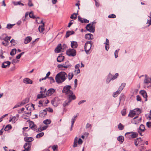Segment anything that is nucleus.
Segmentation results:
<instances>
[{
	"label": "nucleus",
	"instance_id": "1",
	"mask_svg": "<svg viewBox=\"0 0 151 151\" xmlns=\"http://www.w3.org/2000/svg\"><path fill=\"white\" fill-rule=\"evenodd\" d=\"M67 74L65 72L62 71L57 74L55 77V81L58 83H62L67 79Z\"/></svg>",
	"mask_w": 151,
	"mask_h": 151
},
{
	"label": "nucleus",
	"instance_id": "2",
	"mask_svg": "<svg viewBox=\"0 0 151 151\" xmlns=\"http://www.w3.org/2000/svg\"><path fill=\"white\" fill-rule=\"evenodd\" d=\"M71 87L70 86H66L64 87L62 91L63 93H65L66 95H68V97L75 96L74 95H73V92L70 90Z\"/></svg>",
	"mask_w": 151,
	"mask_h": 151
},
{
	"label": "nucleus",
	"instance_id": "3",
	"mask_svg": "<svg viewBox=\"0 0 151 151\" xmlns=\"http://www.w3.org/2000/svg\"><path fill=\"white\" fill-rule=\"evenodd\" d=\"M96 22L94 21L91 23L88 24L86 27V28L89 32H94Z\"/></svg>",
	"mask_w": 151,
	"mask_h": 151
},
{
	"label": "nucleus",
	"instance_id": "4",
	"mask_svg": "<svg viewBox=\"0 0 151 151\" xmlns=\"http://www.w3.org/2000/svg\"><path fill=\"white\" fill-rule=\"evenodd\" d=\"M92 44V42L90 41L87 42L85 44V50L87 54H88L89 53V51L91 49Z\"/></svg>",
	"mask_w": 151,
	"mask_h": 151
},
{
	"label": "nucleus",
	"instance_id": "5",
	"mask_svg": "<svg viewBox=\"0 0 151 151\" xmlns=\"http://www.w3.org/2000/svg\"><path fill=\"white\" fill-rule=\"evenodd\" d=\"M76 98L75 96L68 97V99L63 103V106L65 107L68 106L72 100H74Z\"/></svg>",
	"mask_w": 151,
	"mask_h": 151
},
{
	"label": "nucleus",
	"instance_id": "6",
	"mask_svg": "<svg viewBox=\"0 0 151 151\" xmlns=\"http://www.w3.org/2000/svg\"><path fill=\"white\" fill-rule=\"evenodd\" d=\"M83 141L81 138H79L78 140V138L76 137L74 139L73 147L74 148H75L77 146V143L79 145H81Z\"/></svg>",
	"mask_w": 151,
	"mask_h": 151
},
{
	"label": "nucleus",
	"instance_id": "7",
	"mask_svg": "<svg viewBox=\"0 0 151 151\" xmlns=\"http://www.w3.org/2000/svg\"><path fill=\"white\" fill-rule=\"evenodd\" d=\"M66 54L69 56H74L76 55V51L75 50L69 49L66 51Z\"/></svg>",
	"mask_w": 151,
	"mask_h": 151
},
{
	"label": "nucleus",
	"instance_id": "8",
	"mask_svg": "<svg viewBox=\"0 0 151 151\" xmlns=\"http://www.w3.org/2000/svg\"><path fill=\"white\" fill-rule=\"evenodd\" d=\"M55 92V90L54 88H51L48 90L46 94L48 96H50L53 94Z\"/></svg>",
	"mask_w": 151,
	"mask_h": 151
},
{
	"label": "nucleus",
	"instance_id": "9",
	"mask_svg": "<svg viewBox=\"0 0 151 151\" xmlns=\"http://www.w3.org/2000/svg\"><path fill=\"white\" fill-rule=\"evenodd\" d=\"M31 144L30 143H26L24 145V149L30 151Z\"/></svg>",
	"mask_w": 151,
	"mask_h": 151
},
{
	"label": "nucleus",
	"instance_id": "10",
	"mask_svg": "<svg viewBox=\"0 0 151 151\" xmlns=\"http://www.w3.org/2000/svg\"><path fill=\"white\" fill-rule=\"evenodd\" d=\"M41 24H42V25L41 26H40L38 28L39 31L40 32H42L44 30V27L45 26V24L43 22V21L42 20L41 22H40Z\"/></svg>",
	"mask_w": 151,
	"mask_h": 151
},
{
	"label": "nucleus",
	"instance_id": "11",
	"mask_svg": "<svg viewBox=\"0 0 151 151\" xmlns=\"http://www.w3.org/2000/svg\"><path fill=\"white\" fill-rule=\"evenodd\" d=\"M29 125L30 128L33 130H35L37 129V127L34 124L33 122L31 121L29 122Z\"/></svg>",
	"mask_w": 151,
	"mask_h": 151
},
{
	"label": "nucleus",
	"instance_id": "12",
	"mask_svg": "<svg viewBox=\"0 0 151 151\" xmlns=\"http://www.w3.org/2000/svg\"><path fill=\"white\" fill-rule=\"evenodd\" d=\"M142 140L141 137L137 138L134 141V144L136 146H137L138 144L142 143Z\"/></svg>",
	"mask_w": 151,
	"mask_h": 151
},
{
	"label": "nucleus",
	"instance_id": "13",
	"mask_svg": "<svg viewBox=\"0 0 151 151\" xmlns=\"http://www.w3.org/2000/svg\"><path fill=\"white\" fill-rule=\"evenodd\" d=\"M61 49H62V47L61 44H60L58 45L55 49V52L56 53H59L60 52Z\"/></svg>",
	"mask_w": 151,
	"mask_h": 151
},
{
	"label": "nucleus",
	"instance_id": "14",
	"mask_svg": "<svg viewBox=\"0 0 151 151\" xmlns=\"http://www.w3.org/2000/svg\"><path fill=\"white\" fill-rule=\"evenodd\" d=\"M78 19L82 23H88L89 21L85 19H83L80 17L79 16L78 17Z\"/></svg>",
	"mask_w": 151,
	"mask_h": 151
},
{
	"label": "nucleus",
	"instance_id": "15",
	"mask_svg": "<svg viewBox=\"0 0 151 151\" xmlns=\"http://www.w3.org/2000/svg\"><path fill=\"white\" fill-rule=\"evenodd\" d=\"M32 40V37L30 36L27 37L24 39V44H27L29 42Z\"/></svg>",
	"mask_w": 151,
	"mask_h": 151
},
{
	"label": "nucleus",
	"instance_id": "16",
	"mask_svg": "<svg viewBox=\"0 0 151 151\" xmlns=\"http://www.w3.org/2000/svg\"><path fill=\"white\" fill-rule=\"evenodd\" d=\"M63 65L64 68H70L71 66V64L69 63L68 60L66 61L65 63L63 64Z\"/></svg>",
	"mask_w": 151,
	"mask_h": 151
},
{
	"label": "nucleus",
	"instance_id": "17",
	"mask_svg": "<svg viewBox=\"0 0 151 151\" xmlns=\"http://www.w3.org/2000/svg\"><path fill=\"white\" fill-rule=\"evenodd\" d=\"M23 82L26 84H32V81L28 78H26L23 79Z\"/></svg>",
	"mask_w": 151,
	"mask_h": 151
},
{
	"label": "nucleus",
	"instance_id": "18",
	"mask_svg": "<svg viewBox=\"0 0 151 151\" xmlns=\"http://www.w3.org/2000/svg\"><path fill=\"white\" fill-rule=\"evenodd\" d=\"M24 140L27 143H30L34 140V139L32 137H26L24 138Z\"/></svg>",
	"mask_w": 151,
	"mask_h": 151
},
{
	"label": "nucleus",
	"instance_id": "19",
	"mask_svg": "<svg viewBox=\"0 0 151 151\" xmlns=\"http://www.w3.org/2000/svg\"><path fill=\"white\" fill-rule=\"evenodd\" d=\"M140 94L145 99V101H147V93L146 92V91H140Z\"/></svg>",
	"mask_w": 151,
	"mask_h": 151
},
{
	"label": "nucleus",
	"instance_id": "20",
	"mask_svg": "<svg viewBox=\"0 0 151 151\" xmlns=\"http://www.w3.org/2000/svg\"><path fill=\"white\" fill-rule=\"evenodd\" d=\"M46 114V111L44 109L42 111L40 112L39 116L40 117L42 118L44 117Z\"/></svg>",
	"mask_w": 151,
	"mask_h": 151
},
{
	"label": "nucleus",
	"instance_id": "21",
	"mask_svg": "<svg viewBox=\"0 0 151 151\" xmlns=\"http://www.w3.org/2000/svg\"><path fill=\"white\" fill-rule=\"evenodd\" d=\"M85 38L86 39L92 40L93 39V35L90 33L86 34L85 35Z\"/></svg>",
	"mask_w": 151,
	"mask_h": 151
},
{
	"label": "nucleus",
	"instance_id": "22",
	"mask_svg": "<svg viewBox=\"0 0 151 151\" xmlns=\"http://www.w3.org/2000/svg\"><path fill=\"white\" fill-rule=\"evenodd\" d=\"M11 62L9 61H6L3 63L2 65V67L4 68H6L8 66H9Z\"/></svg>",
	"mask_w": 151,
	"mask_h": 151
},
{
	"label": "nucleus",
	"instance_id": "23",
	"mask_svg": "<svg viewBox=\"0 0 151 151\" xmlns=\"http://www.w3.org/2000/svg\"><path fill=\"white\" fill-rule=\"evenodd\" d=\"M71 47L73 48H76L78 46V45L77 44V43L76 42V41H72L71 42Z\"/></svg>",
	"mask_w": 151,
	"mask_h": 151
},
{
	"label": "nucleus",
	"instance_id": "24",
	"mask_svg": "<svg viewBox=\"0 0 151 151\" xmlns=\"http://www.w3.org/2000/svg\"><path fill=\"white\" fill-rule=\"evenodd\" d=\"M151 82V78H149L148 77H147V76H145V78L144 80V83L148 84L149 83H150Z\"/></svg>",
	"mask_w": 151,
	"mask_h": 151
},
{
	"label": "nucleus",
	"instance_id": "25",
	"mask_svg": "<svg viewBox=\"0 0 151 151\" xmlns=\"http://www.w3.org/2000/svg\"><path fill=\"white\" fill-rule=\"evenodd\" d=\"M65 57L62 55L59 56L57 59V61L58 62H61L63 61L64 60Z\"/></svg>",
	"mask_w": 151,
	"mask_h": 151
},
{
	"label": "nucleus",
	"instance_id": "26",
	"mask_svg": "<svg viewBox=\"0 0 151 151\" xmlns=\"http://www.w3.org/2000/svg\"><path fill=\"white\" fill-rule=\"evenodd\" d=\"M130 133V136L131 138H134L137 137L138 135V134L137 132H131Z\"/></svg>",
	"mask_w": 151,
	"mask_h": 151
},
{
	"label": "nucleus",
	"instance_id": "27",
	"mask_svg": "<svg viewBox=\"0 0 151 151\" xmlns=\"http://www.w3.org/2000/svg\"><path fill=\"white\" fill-rule=\"evenodd\" d=\"M104 44H106L105 46V49L107 51L108 49L109 48V40L107 39H106V42Z\"/></svg>",
	"mask_w": 151,
	"mask_h": 151
},
{
	"label": "nucleus",
	"instance_id": "28",
	"mask_svg": "<svg viewBox=\"0 0 151 151\" xmlns=\"http://www.w3.org/2000/svg\"><path fill=\"white\" fill-rule=\"evenodd\" d=\"M77 116H73V118L71 120V127L70 128V130H71L72 129V128L73 127V125L74 124V123L76 119V117H77Z\"/></svg>",
	"mask_w": 151,
	"mask_h": 151
},
{
	"label": "nucleus",
	"instance_id": "29",
	"mask_svg": "<svg viewBox=\"0 0 151 151\" xmlns=\"http://www.w3.org/2000/svg\"><path fill=\"white\" fill-rule=\"evenodd\" d=\"M74 32L73 31H69L66 32L65 37L67 38L69 37L70 35L73 34L74 33Z\"/></svg>",
	"mask_w": 151,
	"mask_h": 151
},
{
	"label": "nucleus",
	"instance_id": "30",
	"mask_svg": "<svg viewBox=\"0 0 151 151\" xmlns=\"http://www.w3.org/2000/svg\"><path fill=\"white\" fill-rule=\"evenodd\" d=\"M134 112L135 111L133 110H131L128 115V116L131 118L133 117L135 115H136Z\"/></svg>",
	"mask_w": 151,
	"mask_h": 151
},
{
	"label": "nucleus",
	"instance_id": "31",
	"mask_svg": "<svg viewBox=\"0 0 151 151\" xmlns=\"http://www.w3.org/2000/svg\"><path fill=\"white\" fill-rule=\"evenodd\" d=\"M133 110L135 111L134 113L137 115H138L140 114L141 111V110L140 109L137 108L134 109Z\"/></svg>",
	"mask_w": 151,
	"mask_h": 151
},
{
	"label": "nucleus",
	"instance_id": "32",
	"mask_svg": "<svg viewBox=\"0 0 151 151\" xmlns=\"http://www.w3.org/2000/svg\"><path fill=\"white\" fill-rule=\"evenodd\" d=\"M117 139L118 141H119L120 143H122L124 141V138L123 136H120L117 137Z\"/></svg>",
	"mask_w": 151,
	"mask_h": 151
},
{
	"label": "nucleus",
	"instance_id": "33",
	"mask_svg": "<svg viewBox=\"0 0 151 151\" xmlns=\"http://www.w3.org/2000/svg\"><path fill=\"white\" fill-rule=\"evenodd\" d=\"M137 132L141 136H142L144 135V132L145 131L142 130V129H139V128H138L137 129Z\"/></svg>",
	"mask_w": 151,
	"mask_h": 151
},
{
	"label": "nucleus",
	"instance_id": "34",
	"mask_svg": "<svg viewBox=\"0 0 151 151\" xmlns=\"http://www.w3.org/2000/svg\"><path fill=\"white\" fill-rule=\"evenodd\" d=\"M118 76V74L117 73H116L114 76L113 77H112V75H111L110 73L109 74V77H110L111 78V80H113L116 78Z\"/></svg>",
	"mask_w": 151,
	"mask_h": 151
},
{
	"label": "nucleus",
	"instance_id": "35",
	"mask_svg": "<svg viewBox=\"0 0 151 151\" xmlns=\"http://www.w3.org/2000/svg\"><path fill=\"white\" fill-rule=\"evenodd\" d=\"M46 97L44 94L41 93V94H38L37 96V99H39L40 98H43Z\"/></svg>",
	"mask_w": 151,
	"mask_h": 151
},
{
	"label": "nucleus",
	"instance_id": "36",
	"mask_svg": "<svg viewBox=\"0 0 151 151\" xmlns=\"http://www.w3.org/2000/svg\"><path fill=\"white\" fill-rule=\"evenodd\" d=\"M78 14V13H74L71 15L70 18L73 19H76L77 18V16Z\"/></svg>",
	"mask_w": 151,
	"mask_h": 151
},
{
	"label": "nucleus",
	"instance_id": "37",
	"mask_svg": "<svg viewBox=\"0 0 151 151\" xmlns=\"http://www.w3.org/2000/svg\"><path fill=\"white\" fill-rule=\"evenodd\" d=\"M12 127L11 125L8 124L5 127L4 130L5 131H8L9 130L11 129L12 128Z\"/></svg>",
	"mask_w": 151,
	"mask_h": 151
},
{
	"label": "nucleus",
	"instance_id": "38",
	"mask_svg": "<svg viewBox=\"0 0 151 151\" xmlns=\"http://www.w3.org/2000/svg\"><path fill=\"white\" fill-rule=\"evenodd\" d=\"M16 52V49L15 48L12 49L10 52V54L11 55H15Z\"/></svg>",
	"mask_w": 151,
	"mask_h": 151
},
{
	"label": "nucleus",
	"instance_id": "39",
	"mask_svg": "<svg viewBox=\"0 0 151 151\" xmlns=\"http://www.w3.org/2000/svg\"><path fill=\"white\" fill-rule=\"evenodd\" d=\"M43 123L46 125L50 124L51 123L50 119H47L43 121Z\"/></svg>",
	"mask_w": 151,
	"mask_h": 151
},
{
	"label": "nucleus",
	"instance_id": "40",
	"mask_svg": "<svg viewBox=\"0 0 151 151\" xmlns=\"http://www.w3.org/2000/svg\"><path fill=\"white\" fill-rule=\"evenodd\" d=\"M44 134V133L43 132H41L39 134H37L36 136V138H39L42 137Z\"/></svg>",
	"mask_w": 151,
	"mask_h": 151
},
{
	"label": "nucleus",
	"instance_id": "41",
	"mask_svg": "<svg viewBox=\"0 0 151 151\" xmlns=\"http://www.w3.org/2000/svg\"><path fill=\"white\" fill-rule=\"evenodd\" d=\"M29 16L30 18L32 19H35V17L34 15L32 12H31L29 14Z\"/></svg>",
	"mask_w": 151,
	"mask_h": 151
},
{
	"label": "nucleus",
	"instance_id": "42",
	"mask_svg": "<svg viewBox=\"0 0 151 151\" xmlns=\"http://www.w3.org/2000/svg\"><path fill=\"white\" fill-rule=\"evenodd\" d=\"M73 73H69L68 74V79L69 80H70L73 77Z\"/></svg>",
	"mask_w": 151,
	"mask_h": 151
},
{
	"label": "nucleus",
	"instance_id": "43",
	"mask_svg": "<svg viewBox=\"0 0 151 151\" xmlns=\"http://www.w3.org/2000/svg\"><path fill=\"white\" fill-rule=\"evenodd\" d=\"M126 84L125 83H122L121 86H120L119 88V89H120L121 91H122L125 86Z\"/></svg>",
	"mask_w": 151,
	"mask_h": 151
},
{
	"label": "nucleus",
	"instance_id": "44",
	"mask_svg": "<svg viewBox=\"0 0 151 151\" xmlns=\"http://www.w3.org/2000/svg\"><path fill=\"white\" fill-rule=\"evenodd\" d=\"M14 25V24H8L6 27L7 29H10L12 28Z\"/></svg>",
	"mask_w": 151,
	"mask_h": 151
},
{
	"label": "nucleus",
	"instance_id": "45",
	"mask_svg": "<svg viewBox=\"0 0 151 151\" xmlns=\"http://www.w3.org/2000/svg\"><path fill=\"white\" fill-rule=\"evenodd\" d=\"M48 78L50 81V83H52L55 82V81L52 77H48Z\"/></svg>",
	"mask_w": 151,
	"mask_h": 151
},
{
	"label": "nucleus",
	"instance_id": "46",
	"mask_svg": "<svg viewBox=\"0 0 151 151\" xmlns=\"http://www.w3.org/2000/svg\"><path fill=\"white\" fill-rule=\"evenodd\" d=\"M118 128L120 130H122L124 129V127L121 123H120L118 125Z\"/></svg>",
	"mask_w": 151,
	"mask_h": 151
},
{
	"label": "nucleus",
	"instance_id": "47",
	"mask_svg": "<svg viewBox=\"0 0 151 151\" xmlns=\"http://www.w3.org/2000/svg\"><path fill=\"white\" fill-rule=\"evenodd\" d=\"M45 111L47 112V111H48V112H53V109L50 108H46L45 109Z\"/></svg>",
	"mask_w": 151,
	"mask_h": 151
},
{
	"label": "nucleus",
	"instance_id": "48",
	"mask_svg": "<svg viewBox=\"0 0 151 151\" xmlns=\"http://www.w3.org/2000/svg\"><path fill=\"white\" fill-rule=\"evenodd\" d=\"M28 5L29 6H33V4L32 3V0H28Z\"/></svg>",
	"mask_w": 151,
	"mask_h": 151
},
{
	"label": "nucleus",
	"instance_id": "49",
	"mask_svg": "<svg viewBox=\"0 0 151 151\" xmlns=\"http://www.w3.org/2000/svg\"><path fill=\"white\" fill-rule=\"evenodd\" d=\"M121 114L123 116H125L126 114V109H123L121 111Z\"/></svg>",
	"mask_w": 151,
	"mask_h": 151
},
{
	"label": "nucleus",
	"instance_id": "50",
	"mask_svg": "<svg viewBox=\"0 0 151 151\" xmlns=\"http://www.w3.org/2000/svg\"><path fill=\"white\" fill-rule=\"evenodd\" d=\"M131 134L130 132H128L126 133L125 134V136L126 137L129 138H131L130 135Z\"/></svg>",
	"mask_w": 151,
	"mask_h": 151
},
{
	"label": "nucleus",
	"instance_id": "51",
	"mask_svg": "<svg viewBox=\"0 0 151 151\" xmlns=\"http://www.w3.org/2000/svg\"><path fill=\"white\" fill-rule=\"evenodd\" d=\"M116 17V15L114 14H110V15H109L108 16V17L109 18H115Z\"/></svg>",
	"mask_w": 151,
	"mask_h": 151
},
{
	"label": "nucleus",
	"instance_id": "52",
	"mask_svg": "<svg viewBox=\"0 0 151 151\" xmlns=\"http://www.w3.org/2000/svg\"><path fill=\"white\" fill-rule=\"evenodd\" d=\"M14 4L15 5H22V6H24V4L23 3H21L20 1L17 2L16 3H14Z\"/></svg>",
	"mask_w": 151,
	"mask_h": 151
},
{
	"label": "nucleus",
	"instance_id": "53",
	"mask_svg": "<svg viewBox=\"0 0 151 151\" xmlns=\"http://www.w3.org/2000/svg\"><path fill=\"white\" fill-rule=\"evenodd\" d=\"M11 38V37H6L4 39V40L5 41L8 42L10 40Z\"/></svg>",
	"mask_w": 151,
	"mask_h": 151
},
{
	"label": "nucleus",
	"instance_id": "54",
	"mask_svg": "<svg viewBox=\"0 0 151 151\" xmlns=\"http://www.w3.org/2000/svg\"><path fill=\"white\" fill-rule=\"evenodd\" d=\"M119 50V49L116 50L114 52L115 57V58H116L118 57V54Z\"/></svg>",
	"mask_w": 151,
	"mask_h": 151
},
{
	"label": "nucleus",
	"instance_id": "55",
	"mask_svg": "<svg viewBox=\"0 0 151 151\" xmlns=\"http://www.w3.org/2000/svg\"><path fill=\"white\" fill-rule=\"evenodd\" d=\"M58 146L57 145H54L52 147V149L54 151H56L57 150V149L58 148Z\"/></svg>",
	"mask_w": 151,
	"mask_h": 151
},
{
	"label": "nucleus",
	"instance_id": "56",
	"mask_svg": "<svg viewBox=\"0 0 151 151\" xmlns=\"http://www.w3.org/2000/svg\"><path fill=\"white\" fill-rule=\"evenodd\" d=\"M139 128V129H142V130H143L145 131V126L144 125H143L142 124H141Z\"/></svg>",
	"mask_w": 151,
	"mask_h": 151
},
{
	"label": "nucleus",
	"instance_id": "57",
	"mask_svg": "<svg viewBox=\"0 0 151 151\" xmlns=\"http://www.w3.org/2000/svg\"><path fill=\"white\" fill-rule=\"evenodd\" d=\"M147 126L149 128L151 127V122H147L146 123Z\"/></svg>",
	"mask_w": 151,
	"mask_h": 151
},
{
	"label": "nucleus",
	"instance_id": "58",
	"mask_svg": "<svg viewBox=\"0 0 151 151\" xmlns=\"http://www.w3.org/2000/svg\"><path fill=\"white\" fill-rule=\"evenodd\" d=\"M22 117L23 119H29V117L28 116H27L26 114H24L22 116Z\"/></svg>",
	"mask_w": 151,
	"mask_h": 151
},
{
	"label": "nucleus",
	"instance_id": "59",
	"mask_svg": "<svg viewBox=\"0 0 151 151\" xmlns=\"http://www.w3.org/2000/svg\"><path fill=\"white\" fill-rule=\"evenodd\" d=\"M18 62V60H16L15 59H13L12 61V64H14Z\"/></svg>",
	"mask_w": 151,
	"mask_h": 151
},
{
	"label": "nucleus",
	"instance_id": "60",
	"mask_svg": "<svg viewBox=\"0 0 151 151\" xmlns=\"http://www.w3.org/2000/svg\"><path fill=\"white\" fill-rule=\"evenodd\" d=\"M73 21H74L73 20H70V22L69 23L68 26V27H70L71 25L73 24Z\"/></svg>",
	"mask_w": 151,
	"mask_h": 151
},
{
	"label": "nucleus",
	"instance_id": "61",
	"mask_svg": "<svg viewBox=\"0 0 151 151\" xmlns=\"http://www.w3.org/2000/svg\"><path fill=\"white\" fill-rule=\"evenodd\" d=\"M26 104V103L24 100H23L20 103V105H21V106H22Z\"/></svg>",
	"mask_w": 151,
	"mask_h": 151
},
{
	"label": "nucleus",
	"instance_id": "62",
	"mask_svg": "<svg viewBox=\"0 0 151 151\" xmlns=\"http://www.w3.org/2000/svg\"><path fill=\"white\" fill-rule=\"evenodd\" d=\"M137 101H141V98L140 96L139 95H137Z\"/></svg>",
	"mask_w": 151,
	"mask_h": 151
},
{
	"label": "nucleus",
	"instance_id": "63",
	"mask_svg": "<svg viewBox=\"0 0 151 151\" xmlns=\"http://www.w3.org/2000/svg\"><path fill=\"white\" fill-rule=\"evenodd\" d=\"M57 67L58 68H63V67L64 68L63 65V64H59L58 65Z\"/></svg>",
	"mask_w": 151,
	"mask_h": 151
},
{
	"label": "nucleus",
	"instance_id": "64",
	"mask_svg": "<svg viewBox=\"0 0 151 151\" xmlns=\"http://www.w3.org/2000/svg\"><path fill=\"white\" fill-rule=\"evenodd\" d=\"M91 124L88 123L86 126V129H88L91 126Z\"/></svg>",
	"mask_w": 151,
	"mask_h": 151
}]
</instances>
